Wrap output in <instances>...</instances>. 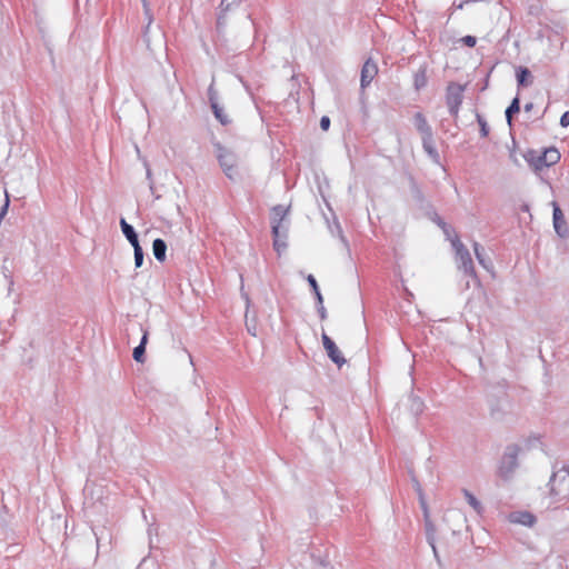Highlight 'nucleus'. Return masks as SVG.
I'll return each mask as SVG.
<instances>
[{
  "label": "nucleus",
  "instance_id": "nucleus-18",
  "mask_svg": "<svg viewBox=\"0 0 569 569\" xmlns=\"http://www.w3.org/2000/svg\"><path fill=\"white\" fill-rule=\"evenodd\" d=\"M287 238H288V226H282L279 229V236H273V248L278 253L287 249Z\"/></svg>",
  "mask_w": 569,
  "mask_h": 569
},
{
  "label": "nucleus",
  "instance_id": "nucleus-34",
  "mask_svg": "<svg viewBox=\"0 0 569 569\" xmlns=\"http://www.w3.org/2000/svg\"><path fill=\"white\" fill-rule=\"evenodd\" d=\"M461 40H462V42H463L467 47H470V48L475 47V46H476V43H477V39H476V37H473V36H466V37H463Z\"/></svg>",
  "mask_w": 569,
  "mask_h": 569
},
{
  "label": "nucleus",
  "instance_id": "nucleus-43",
  "mask_svg": "<svg viewBox=\"0 0 569 569\" xmlns=\"http://www.w3.org/2000/svg\"><path fill=\"white\" fill-rule=\"evenodd\" d=\"M439 226H441V228L445 230V232H448L447 224L445 222L439 221Z\"/></svg>",
  "mask_w": 569,
  "mask_h": 569
},
{
  "label": "nucleus",
  "instance_id": "nucleus-42",
  "mask_svg": "<svg viewBox=\"0 0 569 569\" xmlns=\"http://www.w3.org/2000/svg\"><path fill=\"white\" fill-rule=\"evenodd\" d=\"M523 109L526 112H530L533 109V103L532 102L526 103Z\"/></svg>",
  "mask_w": 569,
  "mask_h": 569
},
{
  "label": "nucleus",
  "instance_id": "nucleus-7",
  "mask_svg": "<svg viewBox=\"0 0 569 569\" xmlns=\"http://www.w3.org/2000/svg\"><path fill=\"white\" fill-rule=\"evenodd\" d=\"M289 212V208H286L282 204H277L271 209V230L272 236L278 237L279 236V229L282 228V226H288L284 223V219Z\"/></svg>",
  "mask_w": 569,
  "mask_h": 569
},
{
  "label": "nucleus",
  "instance_id": "nucleus-32",
  "mask_svg": "<svg viewBox=\"0 0 569 569\" xmlns=\"http://www.w3.org/2000/svg\"><path fill=\"white\" fill-rule=\"evenodd\" d=\"M477 122L480 127L481 137H483V138L488 137V134H489L488 123H487L486 119L482 116H480L479 113H477Z\"/></svg>",
  "mask_w": 569,
  "mask_h": 569
},
{
  "label": "nucleus",
  "instance_id": "nucleus-23",
  "mask_svg": "<svg viewBox=\"0 0 569 569\" xmlns=\"http://www.w3.org/2000/svg\"><path fill=\"white\" fill-rule=\"evenodd\" d=\"M329 231L333 237H338L346 249H349L348 240L346 239L340 222L335 219L332 223L328 224Z\"/></svg>",
  "mask_w": 569,
  "mask_h": 569
},
{
  "label": "nucleus",
  "instance_id": "nucleus-1",
  "mask_svg": "<svg viewBox=\"0 0 569 569\" xmlns=\"http://www.w3.org/2000/svg\"><path fill=\"white\" fill-rule=\"evenodd\" d=\"M550 495L558 500L569 499V461L558 467L553 465V472L549 480Z\"/></svg>",
  "mask_w": 569,
  "mask_h": 569
},
{
  "label": "nucleus",
  "instance_id": "nucleus-20",
  "mask_svg": "<svg viewBox=\"0 0 569 569\" xmlns=\"http://www.w3.org/2000/svg\"><path fill=\"white\" fill-rule=\"evenodd\" d=\"M231 4L232 2H230L229 0H221V11L224 12V11H228L230 10L231 8ZM217 31L218 33H222L227 27V20H226V17L223 13H220L218 16V19H217Z\"/></svg>",
  "mask_w": 569,
  "mask_h": 569
},
{
  "label": "nucleus",
  "instance_id": "nucleus-19",
  "mask_svg": "<svg viewBox=\"0 0 569 569\" xmlns=\"http://www.w3.org/2000/svg\"><path fill=\"white\" fill-rule=\"evenodd\" d=\"M152 252L154 258L162 262L166 260L167 243L164 240L157 238L152 243Z\"/></svg>",
  "mask_w": 569,
  "mask_h": 569
},
{
  "label": "nucleus",
  "instance_id": "nucleus-40",
  "mask_svg": "<svg viewBox=\"0 0 569 569\" xmlns=\"http://www.w3.org/2000/svg\"><path fill=\"white\" fill-rule=\"evenodd\" d=\"M94 536H96V540H97V548L100 549L101 541H102V533L98 535L97 532H94Z\"/></svg>",
  "mask_w": 569,
  "mask_h": 569
},
{
  "label": "nucleus",
  "instance_id": "nucleus-28",
  "mask_svg": "<svg viewBox=\"0 0 569 569\" xmlns=\"http://www.w3.org/2000/svg\"><path fill=\"white\" fill-rule=\"evenodd\" d=\"M473 251H475V254H476V258L478 260V262L486 269H488V263H487V260H486V253H485V249L481 244H479L478 242H475L473 243Z\"/></svg>",
  "mask_w": 569,
  "mask_h": 569
},
{
  "label": "nucleus",
  "instance_id": "nucleus-37",
  "mask_svg": "<svg viewBox=\"0 0 569 569\" xmlns=\"http://www.w3.org/2000/svg\"><path fill=\"white\" fill-rule=\"evenodd\" d=\"M8 208H9V198L7 197L6 198V201L1 206L0 208V216H1V220L3 219V217L7 214L8 212Z\"/></svg>",
  "mask_w": 569,
  "mask_h": 569
},
{
  "label": "nucleus",
  "instance_id": "nucleus-29",
  "mask_svg": "<svg viewBox=\"0 0 569 569\" xmlns=\"http://www.w3.org/2000/svg\"><path fill=\"white\" fill-rule=\"evenodd\" d=\"M416 90H420L427 84V76L426 70L421 69L415 74V81H413Z\"/></svg>",
  "mask_w": 569,
  "mask_h": 569
},
{
  "label": "nucleus",
  "instance_id": "nucleus-3",
  "mask_svg": "<svg viewBox=\"0 0 569 569\" xmlns=\"http://www.w3.org/2000/svg\"><path fill=\"white\" fill-rule=\"evenodd\" d=\"M520 450V447L515 443L506 447L498 468L499 477L505 480H509L513 476L518 468V456Z\"/></svg>",
  "mask_w": 569,
  "mask_h": 569
},
{
  "label": "nucleus",
  "instance_id": "nucleus-13",
  "mask_svg": "<svg viewBox=\"0 0 569 569\" xmlns=\"http://www.w3.org/2000/svg\"><path fill=\"white\" fill-rule=\"evenodd\" d=\"M509 519L513 523L522 525L529 528H531L537 521L536 516L529 511L512 512L510 513Z\"/></svg>",
  "mask_w": 569,
  "mask_h": 569
},
{
  "label": "nucleus",
  "instance_id": "nucleus-24",
  "mask_svg": "<svg viewBox=\"0 0 569 569\" xmlns=\"http://www.w3.org/2000/svg\"><path fill=\"white\" fill-rule=\"evenodd\" d=\"M211 110L216 117V119L222 124L227 126L231 122L228 114L224 112L223 108L219 104V102L210 104Z\"/></svg>",
  "mask_w": 569,
  "mask_h": 569
},
{
  "label": "nucleus",
  "instance_id": "nucleus-21",
  "mask_svg": "<svg viewBox=\"0 0 569 569\" xmlns=\"http://www.w3.org/2000/svg\"><path fill=\"white\" fill-rule=\"evenodd\" d=\"M517 82L520 87H528L531 84V72L526 67H519L516 72Z\"/></svg>",
  "mask_w": 569,
  "mask_h": 569
},
{
  "label": "nucleus",
  "instance_id": "nucleus-8",
  "mask_svg": "<svg viewBox=\"0 0 569 569\" xmlns=\"http://www.w3.org/2000/svg\"><path fill=\"white\" fill-rule=\"evenodd\" d=\"M322 343L323 348L327 351L328 357L330 360L336 363L339 368L342 367V365L346 363L345 357L341 355L339 348L335 343V341L325 332L322 333Z\"/></svg>",
  "mask_w": 569,
  "mask_h": 569
},
{
  "label": "nucleus",
  "instance_id": "nucleus-33",
  "mask_svg": "<svg viewBox=\"0 0 569 569\" xmlns=\"http://www.w3.org/2000/svg\"><path fill=\"white\" fill-rule=\"evenodd\" d=\"M144 14L148 19V26L152 22V13L148 0H141Z\"/></svg>",
  "mask_w": 569,
  "mask_h": 569
},
{
  "label": "nucleus",
  "instance_id": "nucleus-30",
  "mask_svg": "<svg viewBox=\"0 0 569 569\" xmlns=\"http://www.w3.org/2000/svg\"><path fill=\"white\" fill-rule=\"evenodd\" d=\"M133 256H134V266L136 268H140L143 263V249L140 244L133 246Z\"/></svg>",
  "mask_w": 569,
  "mask_h": 569
},
{
  "label": "nucleus",
  "instance_id": "nucleus-31",
  "mask_svg": "<svg viewBox=\"0 0 569 569\" xmlns=\"http://www.w3.org/2000/svg\"><path fill=\"white\" fill-rule=\"evenodd\" d=\"M208 100L210 104L219 102L218 91L214 88V78H212V81L208 88Z\"/></svg>",
  "mask_w": 569,
  "mask_h": 569
},
{
  "label": "nucleus",
  "instance_id": "nucleus-17",
  "mask_svg": "<svg viewBox=\"0 0 569 569\" xmlns=\"http://www.w3.org/2000/svg\"><path fill=\"white\" fill-rule=\"evenodd\" d=\"M148 330H142V337L140 340V343L133 349L132 357L137 362H143L144 361V352H146V345L148 342Z\"/></svg>",
  "mask_w": 569,
  "mask_h": 569
},
{
  "label": "nucleus",
  "instance_id": "nucleus-14",
  "mask_svg": "<svg viewBox=\"0 0 569 569\" xmlns=\"http://www.w3.org/2000/svg\"><path fill=\"white\" fill-rule=\"evenodd\" d=\"M415 126L421 134V139L433 136L432 128L428 123L426 117L421 112H417L413 117Z\"/></svg>",
  "mask_w": 569,
  "mask_h": 569
},
{
  "label": "nucleus",
  "instance_id": "nucleus-38",
  "mask_svg": "<svg viewBox=\"0 0 569 569\" xmlns=\"http://www.w3.org/2000/svg\"><path fill=\"white\" fill-rule=\"evenodd\" d=\"M318 313L321 320H325L327 318V310L323 307V302L321 305H318Z\"/></svg>",
  "mask_w": 569,
  "mask_h": 569
},
{
  "label": "nucleus",
  "instance_id": "nucleus-44",
  "mask_svg": "<svg viewBox=\"0 0 569 569\" xmlns=\"http://www.w3.org/2000/svg\"><path fill=\"white\" fill-rule=\"evenodd\" d=\"M150 177H151V171H150V169H148L147 170V178L150 179Z\"/></svg>",
  "mask_w": 569,
  "mask_h": 569
},
{
  "label": "nucleus",
  "instance_id": "nucleus-45",
  "mask_svg": "<svg viewBox=\"0 0 569 569\" xmlns=\"http://www.w3.org/2000/svg\"><path fill=\"white\" fill-rule=\"evenodd\" d=\"M416 487L420 491V483L416 482Z\"/></svg>",
  "mask_w": 569,
  "mask_h": 569
},
{
  "label": "nucleus",
  "instance_id": "nucleus-41",
  "mask_svg": "<svg viewBox=\"0 0 569 569\" xmlns=\"http://www.w3.org/2000/svg\"><path fill=\"white\" fill-rule=\"evenodd\" d=\"M430 547L432 548V552H433L435 558L439 561V555H438V550H437V547H436V541L433 542V545H430Z\"/></svg>",
  "mask_w": 569,
  "mask_h": 569
},
{
  "label": "nucleus",
  "instance_id": "nucleus-36",
  "mask_svg": "<svg viewBox=\"0 0 569 569\" xmlns=\"http://www.w3.org/2000/svg\"><path fill=\"white\" fill-rule=\"evenodd\" d=\"M560 126L563 128L569 126V111L562 113L560 118Z\"/></svg>",
  "mask_w": 569,
  "mask_h": 569
},
{
  "label": "nucleus",
  "instance_id": "nucleus-39",
  "mask_svg": "<svg viewBox=\"0 0 569 569\" xmlns=\"http://www.w3.org/2000/svg\"><path fill=\"white\" fill-rule=\"evenodd\" d=\"M317 569H332L329 561L321 560Z\"/></svg>",
  "mask_w": 569,
  "mask_h": 569
},
{
  "label": "nucleus",
  "instance_id": "nucleus-27",
  "mask_svg": "<svg viewBox=\"0 0 569 569\" xmlns=\"http://www.w3.org/2000/svg\"><path fill=\"white\" fill-rule=\"evenodd\" d=\"M307 281L308 283L310 284L313 293H315V297H316V300H317V305H321L323 302V297L320 292V289H319V286H318V282L316 280V278L312 276V274H309L307 277Z\"/></svg>",
  "mask_w": 569,
  "mask_h": 569
},
{
  "label": "nucleus",
  "instance_id": "nucleus-12",
  "mask_svg": "<svg viewBox=\"0 0 569 569\" xmlns=\"http://www.w3.org/2000/svg\"><path fill=\"white\" fill-rule=\"evenodd\" d=\"M420 500L423 510L426 539L429 545H433L436 541V527L430 519L429 510L425 500L422 498Z\"/></svg>",
  "mask_w": 569,
  "mask_h": 569
},
{
  "label": "nucleus",
  "instance_id": "nucleus-4",
  "mask_svg": "<svg viewBox=\"0 0 569 569\" xmlns=\"http://www.w3.org/2000/svg\"><path fill=\"white\" fill-rule=\"evenodd\" d=\"M217 150V158L220 163V167L222 168L224 174L231 179L234 180L238 177L237 171V156L231 150L222 147L221 144H216Z\"/></svg>",
  "mask_w": 569,
  "mask_h": 569
},
{
  "label": "nucleus",
  "instance_id": "nucleus-15",
  "mask_svg": "<svg viewBox=\"0 0 569 569\" xmlns=\"http://www.w3.org/2000/svg\"><path fill=\"white\" fill-rule=\"evenodd\" d=\"M422 141V148L425 150V152L430 157V159L435 162V163H440V156H439V152L435 146V140H433V136H430V137H426V138H422L421 139Z\"/></svg>",
  "mask_w": 569,
  "mask_h": 569
},
{
  "label": "nucleus",
  "instance_id": "nucleus-16",
  "mask_svg": "<svg viewBox=\"0 0 569 569\" xmlns=\"http://www.w3.org/2000/svg\"><path fill=\"white\" fill-rule=\"evenodd\" d=\"M120 227H121V231H122L123 236L126 237V239L129 241V243L132 247L140 244L139 238H138V234H137L134 228L130 223H128L124 218L120 219Z\"/></svg>",
  "mask_w": 569,
  "mask_h": 569
},
{
  "label": "nucleus",
  "instance_id": "nucleus-35",
  "mask_svg": "<svg viewBox=\"0 0 569 569\" xmlns=\"http://www.w3.org/2000/svg\"><path fill=\"white\" fill-rule=\"evenodd\" d=\"M329 127H330V119H329V117H327V116L321 117V119H320V128L326 131V130L329 129Z\"/></svg>",
  "mask_w": 569,
  "mask_h": 569
},
{
  "label": "nucleus",
  "instance_id": "nucleus-6",
  "mask_svg": "<svg viewBox=\"0 0 569 569\" xmlns=\"http://www.w3.org/2000/svg\"><path fill=\"white\" fill-rule=\"evenodd\" d=\"M452 246L456 250L458 268L463 270L466 274L470 277H476V271L473 268L469 250L463 246V243L458 238L452 241Z\"/></svg>",
  "mask_w": 569,
  "mask_h": 569
},
{
  "label": "nucleus",
  "instance_id": "nucleus-11",
  "mask_svg": "<svg viewBox=\"0 0 569 569\" xmlns=\"http://www.w3.org/2000/svg\"><path fill=\"white\" fill-rule=\"evenodd\" d=\"M509 401L507 399H498L490 403V416L496 421H502L508 412Z\"/></svg>",
  "mask_w": 569,
  "mask_h": 569
},
{
  "label": "nucleus",
  "instance_id": "nucleus-2",
  "mask_svg": "<svg viewBox=\"0 0 569 569\" xmlns=\"http://www.w3.org/2000/svg\"><path fill=\"white\" fill-rule=\"evenodd\" d=\"M525 159L535 172H541L556 164L560 160V153L556 148L545 149L542 152L529 150L525 154Z\"/></svg>",
  "mask_w": 569,
  "mask_h": 569
},
{
  "label": "nucleus",
  "instance_id": "nucleus-22",
  "mask_svg": "<svg viewBox=\"0 0 569 569\" xmlns=\"http://www.w3.org/2000/svg\"><path fill=\"white\" fill-rule=\"evenodd\" d=\"M520 111V99L519 97H515L511 101V103L508 106V108L505 111L506 121L509 127L512 126V118L516 113Z\"/></svg>",
  "mask_w": 569,
  "mask_h": 569
},
{
  "label": "nucleus",
  "instance_id": "nucleus-5",
  "mask_svg": "<svg viewBox=\"0 0 569 569\" xmlns=\"http://www.w3.org/2000/svg\"><path fill=\"white\" fill-rule=\"evenodd\" d=\"M466 90V86L450 82L447 87L446 91V103L449 110V113L452 117H458L460 106L463 101V92Z\"/></svg>",
  "mask_w": 569,
  "mask_h": 569
},
{
  "label": "nucleus",
  "instance_id": "nucleus-9",
  "mask_svg": "<svg viewBox=\"0 0 569 569\" xmlns=\"http://www.w3.org/2000/svg\"><path fill=\"white\" fill-rule=\"evenodd\" d=\"M552 207H553L552 220H553L555 231L559 237L567 238L569 236V228L565 220L563 213L557 202L553 201Z\"/></svg>",
  "mask_w": 569,
  "mask_h": 569
},
{
  "label": "nucleus",
  "instance_id": "nucleus-10",
  "mask_svg": "<svg viewBox=\"0 0 569 569\" xmlns=\"http://www.w3.org/2000/svg\"><path fill=\"white\" fill-rule=\"evenodd\" d=\"M378 73L376 62L368 59L361 68L360 86L362 89L367 88Z\"/></svg>",
  "mask_w": 569,
  "mask_h": 569
},
{
  "label": "nucleus",
  "instance_id": "nucleus-25",
  "mask_svg": "<svg viewBox=\"0 0 569 569\" xmlns=\"http://www.w3.org/2000/svg\"><path fill=\"white\" fill-rule=\"evenodd\" d=\"M425 409V403L418 396L411 395L409 397V410L412 415L418 416Z\"/></svg>",
  "mask_w": 569,
  "mask_h": 569
},
{
  "label": "nucleus",
  "instance_id": "nucleus-26",
  "mask_svg": "<svg viewBox=\"0 0 569 569\" xmlns=\"http://www.w3.org/2000/svg\"><path fill=\"white\" fill-rule=\"evenodd\" d=\"M462 493L467 500V502L470 505V507L478 513L481 515L483 508L481 502L467 489L462 490Z\"/></svg>",
  "mask_w": 569,
  "mask_h": 569
}]
</instances>
